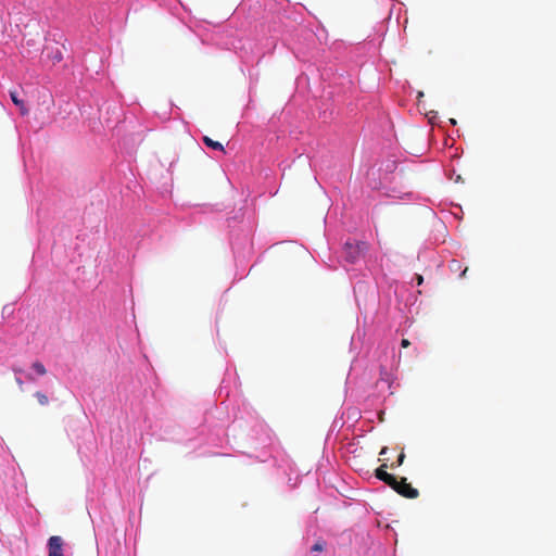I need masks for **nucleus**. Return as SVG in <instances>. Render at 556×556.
Returning a JSON list of instances; mask_svg holds the SVG:
<instances>
[{"mask_svg": "<svg viewBox=\"0 0 556 556\" xmlns=\"http://www.w3.org/2000/svg\"><path fill=\"white\" fill-rule=\"evenodd\" d=\"M388 465L383 463L380 467L375 470V477L383 482L392 480V475L387 472Z\"/></svg>", "mask_w": 556, "mask_h": 556, "instance_id": "obj_4", "label": "nucleus"}, {"mask_svg": "<svg viewBox=\"0 0 556 556\" xmlns=\"http://www.w3.org/2000/svg\"><path fill=\"white\" fill-rule=\"evenodd\" d=\"M203 142L206 147H208L213 150H218V151L225 152L224 147L220 142L213 140L212 138H210L207 136L203 137Z\"/></svg>", "mask_w": 556, "mask_h": 556, "instance_id": "obj_6", "label": "nucleus"}, {"mask_svg": "<svg viewBox=\"0 0 556 556\" xmlns=\"http://www.w3.org/2000/svg\"><path fill=\"white\" fill-rule=\"evenodd\" d=\"M386 454H388V447H387V446H384V447H382V448H381V451H380L379 455H380V456H384Z\"/></svg>", "mask_w": 556, "mask_h": 556, "instance_id": "obj_13", "label": "nucleus"}, {"mask_svg": "<svg viewBox=\"0 0 556 556\" xmlns=\"http://www.w3.org/2000/svg\"><path fill=\"white\" fill-rule=\"evenodd\" d=\"M64 541L59 535H52L48 540V556H63Z\"/></svg>", "mask_w": 556, "mask_h": 556, "instance_id": "obj_2", "label": "nucleus"}, {"mask_svg": "<svg viewBox=\"0 0 556 556\" xmlns=\"http://www.w3.org/2000/svg\"><path fill=\"white\" fill-rule=\"evenodd\" d=\"M10 97L12 102L20 108L22 114H27L28 110L26 109L24 101L18 98V93L16 90L10 91Z\"/></svg>", "mask_w": 556, "mask_h": 556, "instance_id": "obj_5", "label": "nucleus"}, {"mask_svg": "<svg viewBox=\"0 0 556 556\" xmlns=\"http://www.w3.org/2000/svg\"><path fill=\"white\" fill-rule=\"evenodd\" d=\"M409 345H410L409 340H407V339H403V340L401 341V346H402V348L406 349V348H408Z\"/></svg>", "mask_w": 556, "mask_h": 556, "instance_id": "obj_12", "label": "nucleus"}, {"mask_svg": "<svg viewBox=\"0 0 556 556\" xmlns=\"http://www.w3.org/2000/svg\"><path fill=\"white\" fill-rule=\"evenodd\" d=\"M397 493L407 498H416L419 495L417 489L413 488L409 483H407L406 478H401L399 482Z\"/></svg>", "mask_w": 556, "mask_h": 556, "instance_id": "obj_3", "label": "nucleus"}, {"mask_svg": "<svg viewBox=\"0 0 556 556\" xmlns=\"http://www.w3.org/2000/svg\"><path fill=\"white\" fill-rule=\"evenodd\" d=\"M417 280H418V285H421V283H422V280H424V279H422V276H420V275H419V276H417Z\"/></svg>", "mask_w": 556, "mask_h": 556, "instance_id": "obj_16", "label": "nucleus"}, {"mask_svg": "<svg viewBox=\"0 0 556 556\" xmlns=\"http://www.w3.org/2000/svg\"><path fill=\"white\" fill-rule=\"evenodd\" d=\"M54 60H55L56 62H60V61L62 60V54H61V52H60V51H58V53L55 54Z\"/></svg>", "mask_w": 556, "mask_h": 556, "instance_id": "obj_14", "label": "nucleus"}, {"mask_svg": "<svg viewBox=\"0 0 556 556\" xmlns=\"http://www.w3.org/2000/svg\"><path fill=\"white\" fill-rule=\"evenodd\" d=\"M404 459H405V454H404V452H402V453L399 455V457H397L396 462H395V463H393V464H391V466H390V467H391L392 469H394L395 467H400V466H402V465H403V463H404Z\"/></svg>", "mask_w": 556, "mask_h": 556, "instance_id": "obj_11", "label": "nucleus"}, {"mask_svg": "<svg viewBox=\"0 0 556 556\" xmlns=\"http://www.w3.org/2000/svg\"><path fill=\"white\" fill-rule=\"evenodd\" d=\"M31 368L39 376H45L47 374V369H46L45 365L41 362H39V361L34 362L31 364Z\"/></svg>", "mask_w": 556, "mask_h": 556, "instance_id": "obj_7", "label": "nucleus"}, {"mask_svg": "<svg viewBox=\"0 0 556 556\" xmlns=\"http://www.w3.org/2000/svg\"><path fill=\"white\" fill-rule=\"evenodd\" d=\"M16 383L20 386V388L22 389L23 387V381L20 379V378H16Z\"/></svg>", "mask_w": 556, "mask_h": 556, "instance_id": "obj_15", "label": "nucleus"}, {"mask_svg": "<svg viewBox=\"0 0 556 556\" xmlns=\"http://www.w3.org/2000/svg\"><path fill=\"white\" fill-rule=\"evenodd\" d=\"M367 249L368 245L364 241H348L344 244V257L349 263L353 264L363 256Z\"/></svg>", "mask_w": 556, "mask_h": 556, "instance_id": "obj_1", "label": "nucleus"}, {"mask_svg": "<svg viewBox=\"0 0 556 556\" xmlns=\"http://www.w3.org/2000/svg\"><path fill=\"white\" fill-rule=\"evenodd\" d=\"M326 547V542L323 541V540H318L313 546H312V551L313 552H323Z\"/></svg>", "mask_w": 556, "mask_h": 556, "instance_id": "obj_9", "label": "nucleus"}, {"mask_svg": "<svg viewBox=\"0 0 556 556\" xmlns=\"http://www.w3.org/2000/svg\"><path fill=\"white\" fill-rule=\"evenodd\" d=\"M399 482L400 480H397L396 477L392 475V480H387L384 483L397 492V488L400 486Z\"/></svg>", "mask_w": 556, "mask_h": 556, "instance_id": "obj_10", "label": "nucleus"}, {"mask_svg": "<svg viewBox=\"0 0 556 556\" xmlns=\"http://www.w3.org/2000/svg\"><path fill=\"white\" fill-rule=\"evenodd\" d=\"M28 380H34V377L31 375H27Z\"/></svg>", "mask_w": 556, "mask_h": 556, "instance_id": "obj_17", "label": "nucleus"}, {"mask_svg": "<svg viewBox=\"0 0 556 556\" xmlns=\"http://www.w3.org/2000/svg\"><path fill=\"white\" fill-rule=\"evenodd\" d=\"M34 395L40 405L46 406L49 404V399L45 393L37 391V392H35Z\"/></svg>", "mask_w": 556, "mask_h": 556, "instance_id": "obj_8", "label": "nucleus"}]
</instances>
